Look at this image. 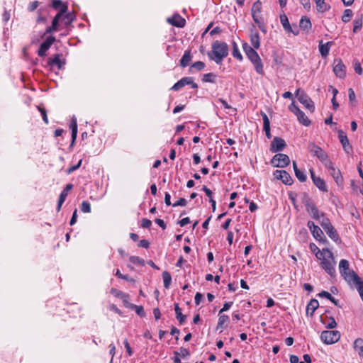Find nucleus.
I'll list each match as a JSON object with an SVG mask.
<instances>
[{"instance_id":"nucleus-1","label":"nucleus","mask_w":363,"mask_h":363,"mask_svg":"<svg viewBox=\"0 0 363 363\" xmlns=\"http://www.w3.org/2000/svg\"><path fill=\"white\" fill-rule=\"evenodd\" d=\"M211 52H208V57L216 64H220L228 55V46L226 43L216 40L211 45Z\"/></svg>"},{"instance_id":"nucleus-2","label":"nucleus","mask_w":363,"mask_h":363,"mask_svg":"<svg viewBox=\"0 0 363 363\" xmlns=\"http://www.w3.org/2000/svg\"><path fill=\"white\" fill-rule=\"evenodd\" d=\"M339 269L341 275L349 284H352L353 281L359 279V276L353 270L350 269V264L347 260H340Z\"/></svg>"},{"instance_id":"nucleus-3","label":"nucleus","mask_w":363,"mask_h":363,"mask_svg":"<svg viewBox=\"0 0 363 363\" xmlns=\"http://www.w3.org/2000/svg\"><path fill=\"white\" fill-rule=\"evenodd\" d=\"M320 262V265L322 268L331 277L335 276V269L334 267L335 260L333 255H332V257H328V254H325L320 258H318Z\"/></svg>"},{"instance_id":"nucleus-4","label":"nucleus","mask_w":363,"mask_h":363,"mask_svg":"<svg viewBox=\"0 0 363 363\" xmlns=\"http://www.w3.org/2000/svg\"><path fill=\"white\" fill-rule=\"evenodd\" d=\"M340 338V333L337 330H325L320 334L321 340L326 345L337 342Z\"/></svg>"},{"instance_id":"nucleus-5","label":"nucleus","mask_w":363,"mask_h":363,"mask_svg":"<svg viewBox=\"0 0 363 363\" xmlns=\"http://www.w3.org/2000/svg\"><path fill=\"white\" fill-rule=\"evenodd\" d=\"M308 150L313 156L317 157L320 162H325V164L330 162L327 153L315 143H311L308 145Z\"/></svg>"},{"instance_id":"nucleus-6","label":"nucleus","mask_w":363,"mask_h":363,"mask_svg":"<svg viewBox=\"0 0 363 363\" xmlns=\"http://www.w3.org/2000/svg\"><path fill=\"white\" fill-rule=\"evenodd\" d=\"M296 95L299 102L301 103L306 108H308L311 112L314 111L315 107L313 102L307 94L300 89H298L296 90Z\"/></svg>"},{"instance_id":"nucleus-7","label":"nucleus","mask_w":363,"mask_h":363,"mask_svg":"<svg viewBox=\"0 0 363 363\" xmlns=\"http://www.w3.org/2000/svg\"><path fill=\"white\" fill-rule=\"evenodd\" d=\"M274 167H285L290 163V159L288 155L282 153L275 155L271 161Z\"/></svg>"},{"instance_id":"nucleus-8","label":"nucleus","mask_w":363,"mask_h":363,"mask_svg":"<svg viewBox=\"0 0 363 363\" xmlns=\"http://www.w3.org/2000/svg\"><path fill=\"white\" fill-rule=\"evenodd\" d=\"M333 72L340 79H344L345 77L346 67L341 59L336 58L334 60Z\"/></svg>"},{"instance_id":"nucleus-9","label":"nucleus","mask_w":363,"mask_h":363,"mask_svg":"<svg viewBox=\"0 0 363 363\" xmlns=\"http://www.w3.org/2000/svg\"><path fill=\"white\" fill-rule=\"evenodd\" d=\"M185 85H191V88L197 89L198 84L194 82L193 78L190 77H186L182 78L177 83H175L173 86L171 88V90L178 91Z\"/></svg>"},{"instance_id":"nucleus-10","label":"nucleus","mask_w":363,"mask_h":363,"mask_svg":"<svg viewBox=\"0 0 363 363\" xmlns=\"http://www.w3.org/2000/svg\"><path fill=\"white\" fill-rule=\"evenodd\" d=\"M65 13V7H64V9L62 11H59L56 16L54 17L52 25L49 27H48L43 34V36L47 34H51L58 30V25H59V21L60 19L63 16V15Z\"/></svg>"},{"instance_id":"nucleus-11","label":"nucleus","mask_w":363,"mask_h":363,"mask_svg":"<svg viewBox=\"0 0 363 363\" xmlns=\"http://www.w3.org/2000/svg\"><path fill=\"white\" fill-rule=\"evenodd\" d=\"M337 133L340 142L342 144L344 150L346 153L350 154L352 152V147L349 142L346 133L342 130H339Z\"/></svg>"},{"instance_id":"nucleus-12","label":"nucleus","mask_w":363,"mask_h":363,"mask_svg":"<svg viewBox=\"0 0 363 363\" xmlns=\"http://www.w3.org/2000/svg\"><path fill=\"white\" fill-rule=\"evenodd\" d=\"M325 165L329 169L330 174L333 177L337 184L341 185L343 182V178L340 171L339 169H336L330 161L325 163Z\"/></svg>"},{"instance_id":"nucleus-13","label":"nucleus","mask_w":363,"mask_h":363,"mask_svg":"<svg viewBox=\"0 0 363 363\" xmlns=\"http://www.w3.org/2000/svg\"><path fill=\"white\" fill-rule=\"evenodd\" d=\"M274 176L277 179L281 180L286 185H291L293 183V179L285 170H276L274 172Z\"/></svg>"},{"instance_id":"nucleus-14","label":"nucleus","mask_w":363,"mask_h":363,"mask_svg":"<svg viewBox=\"0 0 363 363\" xmlns=\"http://www.w3.org/2000/svg\"><path fill=\"white\" fill-rule=\"evenodd\" d=\"M286 144L284 139L275 137L271 143L270 150L272 152H277L283 150Z\"/></svg>"},{"instance_id":"nucleus-15","label":"nucleus","mask_w":363,"mask_h":363,"mask_svg":"<svg viewBox=\"0 0 363 363\" xmlns=\"http://www.w3.org/2000/svg\"><path fill=\"white\" fill-rule=\"evenodd\" d=\"M167 21L176 27L183 28L186 24V20L182 18L179 14H174L172 17L168 18Z\"/></svg>"},{"instance_id":"nucleus-16","label":"nucleus","mask_w":363,"mask_h":363,"mask_svg":"<svg viewBox=\"0 0 363 363\" xmlns=\"http://www.w3.org/2000/svg\"><path fill=\"white\" fill-rule=\"evenodd\" d=\"M242 48L244 52L251 62L255 61L259 57L258 53L255 51V48L250 46L247 43L242 44Z\"/></svg>"},{"instance_id":"nucleus-17","label":"nucleus","mask_w":363,"mask_h":363,"mask_svg":"<svg viewBox=\"0 0 363 363\" xmlns=\"http://www.w3.org/2000/svg\"><path fill=\"white\" fill-rule=\"evenodd\" d=\"M72 188H73V185L72 184H67L66 185L65 188L61 192L60 197H59V201H58L57 207V211H60L62 205L64 203V201H65V199L68 195V192L70 190H72Z\"/></svg>"},{"instance_id":"nucleus-18","label":"nucleus","mask_w":363,"mask_h":363,"mask_svg":"<svg viewBox=\"0 0 363 363\" xmlns=\"http://www.w3.org/2000/svg\"><path fill=\"white\" fill-rule=\"evenodd\" d=\"M311 232L314 238L320 243L324 245H327L328 243V241L323 235V230L318 226L313 228Z\"/></svg>"},{"instance_id":"nucleus-19","label":"nucleus","mask_w":363,"mask_h":363,"mask_svg":"<svg viewBox=\"0 0 363 363\" xmlns=\"http://www.w3.org/2000/svg\"><path fill=\"white\" fill-rule=\"evenodd\" d=\"M306 210L313 219L319 220L321 218V213L313 203L308 202L306 203Z\"/></svg>"},{"instance_id":"nucleus-20","label":"nucleus","mask_w":363,"mask_h":363,"mask_svg":"<svg viewBox=\"0 0 363 363\" xmlns=\"http://www.w3.org/2000/svg\"><path fill=\"white\" fill-rule=\"evenodd\" d=\"M310 249L318 259L320 258V257H322L325 254H328V257H332V252L328 249L323 248L322 250H320L315 244H311Z\"/></svg>"},{"instance_id":"nucleus-21","label":"nucleus","mask_w":363,"mask_h":363,"mask_svg":"<svg viewBox=\"0 0 363 363\" xmlns=\"http://www.w3.org/2000/svg\"><path fill=\"white\" fill-rule=\"evenodd\" d=\"M48 64L52 67L56 66L59 69H61L65 64V61L60 59V55L57 54L54 56V57L48 59Z\"/></svg>"},{"instance_id":"nucleus-22","label":"nucleus","mask_w":363,"mask_h":363,"mask_svg":"<svg viewBox=\"0 0 363 363\" xmlns=\"http://www.w3.org/2000/svg\"><path fill=\"white\" fill-rule=\"evenodd\" d=\"M299 27L306 33H308L312 28L311 22L307 16H303L299 22Z\"/></svg>"},{"instance_id":"nucleus-23","label":"nucleus","mask_w":363,"mask_h":363,"mask_svg":"<svg viewBox=\"0 0 363 363\" xmlns=\"http://www.w3.org/2000/svg\"><path fill=\"white\" fill-rule=\"evenodd\" d=\"M262 116L263 119V130L265 132L266 136L267 138L270 139L272 138V135L270 133V122L268 118V116L265 113H262Z\"/></svg>"},{"instance_id":"nucleus-24","label":"nucleus","mask_w":363,"mask_h":363,"mask_svg":"<svg viewBox=\"0 0 363 363\" xmlns=\"http://www.w3.org/2000/svg\"><path fill=\"white\" fill-rule=\"evenodd\" d=\"M319 303L316 299H311L306 306L307 315L312 316L315 311L318 308Z\"/></svg>"},{"instance_id":"nucleus-25","label":"nucleus","mask_w":363,"mask_h":363,"mask_svg":"<svg viewBox=\"0 0 363 363\" xmlns=\"http://www.w3.org/2000/svg\"><path fill=\"white\" fill-rule=\"evenodd\" d=\"M332 43V42H328L324 44L322 40L319 42V51L322 57L328 56Z\"/></svg>"},{"instance_id":"nucleus-26","label":"nucleus","mask_w":363,"mask_h":363,"mask_svg":"<svg viewBox=\"0 0 363 363\" xmlns=\"http://www.w3.org/2000/svg\"><path fill=\"white\" fill-rule=\"evenodd\" d=\"M250 43L252 48L255 49H258L260 47V38L259 33L257 31L254 32L252 30L250 35Z\"/></svg>"},{"instance_id":"nucleus-27","label":"nucleus","mask_w":363,"mask_h":363,"mask_svg":"<svg viewBox=\"0 0 363 363\" xmlns=\"http://www.w3.org/2000/svg\"><path fill=\"white\" fill-rule=\"evenodd\" d=\"M192 60V56L191 54L190 50H186L184 52V55L182 56V59L180 60V65L182 67H186L189 65V62Z\"/></svg>"},{"instance_id":"nucleus-28","label":"nucleus","mask_w":363,"mask_h":363,"mask_svg":"<svg viewBox=\"0 0 363 363\" xmlns=\"http://www.w3.org/2000/svg\"><path fill=\"white\" fill-rule=\"evenodd\" d=\"M325 231L335 242H340V238L333 225L330 226V228L325 230Z\"/></svg>"},{"instance_id":"nucleus-29","label":"nucleus","mask_w":363,"mask_h":363,"mask_svg":"<svg viewBox=\"0 0 363 363\" xmlns=\"http://www.w3.org/2000/svg\"><path fill=\"white\" fill-rule=\"evenodd\" d=\"M354 349L358 352L360 357L363 358V339L357 338L354 342Z\"/></svg>"},{"instance_id":"nucleus-30","label":"nucleus","mask_w":363,"mask_h":363,"mask_svg":"<svg viewBox=\"0 0 363 363\" xmlns=\"http://www.w3.org/2000/svg\"><path fill=\"white\" fill-rule=\"evenodd\" d=\"M70 128L72 130V143H74L77 138V119L75 117H73L72 118V121L70 123Z\"/></svg>"},{"instance_id":"nucleus-31","label":"nucleus","mask_w":363,"mask_h":363,"mask_svg":"<svg viewBox=\"0 0 363 363\" xmlns=\"http://www.w3.org/2000/svg\"><path fill=\"white\" fill-rule=\"evenodd\" d=\"M174 311L177 319L179 320L180 325H182L186 320V315L182 314V309L179 308L178 303L174 304Z\"/></svg>"},{"instance_id":"nucleus-32","label":"nucleus","mask_w":363,"mask_h":363,"mask_svg":"<svg viewBox=\"0 0 363 363\" xmlns=\"http://www.w3.org/2000/svg\"><path fill=\"white\" fill-rule=\"evenodd\" d=\"M297 118L298 121L308 126L311 123V121L308 119V118L306 116V114L301 111L300 112L298 111V113L296 114Z\"/></svg>"},{"instance_id":"nucleus-33","label":"nucleus","mask_w":363,"mask_h":363,"mask_svg":"<svg viewBox=\"0 0 363 363\" xmlns=\"http://www.w3.org/2000/svg\"><path fill=\"white\" fill-rule=\"evenodd\" d=\"M251 62L254 65L255 69L258 74H264L263 64L260 57L257 58L255 61H252Z\"/></svg>"},{"instance_id":"nucleus-34","label":"nucleus","mask_w":363,"mask_h":363,"mask_svg":"<svg viewBox=\"0 0 363 363\" xmlns=\"http://www.w3.org/2000/svg\"><path fill=\"white\" fill-rule=\"evenodd\" d=\"M316 9L319 12H325L329 9V6H328L325 0H315Z\"/></svg>"},{"instance_id":"nucleus-35","label":"nucleus","mask_w":363,"mask_h":363,"mask_svg":"<svg viewBox=\"0 0 363 363\" xmlns=\"http://www.w3.org/2000/svg\"><path fill=\"white\" fill-rule=\"evenodd\" d=\"M52 7L56 10H60L59 11H62L65 7V13L67 12V5L64 4L61 0H54L52 1Z\"/></svg>"},{"instance_id":"nucleus-36","label":"nucleus","mask_w":363,"mask_h":363,"mask_svg":"<svg viewBox=\"0 0 363 363\" xmlns=\"http://www.w3.org/2000/svg\"><path fill=\"white\" fill-rule=\"evenodd\" d=\"M313 183L320 190L323 191H328L324 180L322 179L320 177H317L316 179H314Z\"/></svg>"},{"instance_id":"nucleus-37","label":"nucleus","mask_w":363,"mask_h":363,"mask_svg":"<svg viewBox=\"0 0 363 363\" xmlns=\"http://www.w3.org/2000/svg\"><path fill=\"white\" fill-rule=\"evenodd\" d=\"M232 45H233V51H232V55L238 59V60L241 61L242 60V56L238 49V46L237 45V43L233 41L232 43Z\"/></svg>"},{"instance_id":"nucleus-38","label":"nucleus","mask_w":363,"mask_h":363,"mask_svg":"<svg viewBox=\"0 0 363 363\" xmlns=\"http://www.w3.org/2000/svg\"><path fill=\"white\" fill-rule=\"evenodd\" d=\"M162 279H163V282H164V286L166 288V289H168L171 284V281H172V276L171 274L167 272V271H164L162 272Z\"/></svg>"},{"instance_id":"nucleus-39","label":"nucleus","mask_w":363,"mask_h":363,"mask_svg":"<svg viewBox=\"0 0 363 363\" xmlns=\"http://www.w3.org/2000/svg\"><path fill=\"white\" fill-rule=\"evenodd\" d=\"M280 21L286 31L291 30V26H290L288 18L285 14L280 15Z\"/></svg>"},{"instance_id":"nucleus-40","label":"nucleus","mask_w":363,"mask_h":363,"mask_svg":"<svg viewBox=\"0 0 363 363\" xmlns=\"http://www.w3.org/2000/svg\"><path fill=\"white\" fill-rule=\"evenodd\" d=\"M55 41V38L50 35L46 38V40L40 45V46L43 50H48Z\"/></svg>"},{"instance_id":"nucleus-41","label":"nucleus","mask_w":363,"mask_h":363,"mask_svg":"<svg viewBox=\"0 0 363 363\" xmlns=\"http://www.w3.org/2000/svg\"><path fill=\"white\" fill-rule=\"evenodd\" d=\"M362 27V16L357 17L354 21L353 33H357Z\"/></svg>"},{"instance_id":"nucleus-42","label":"nucleus","mask_w":363,"mask_h":363,"mask_svg":"<svg viewBox=\"0 0 363 363\" xmlns=\"http://www.w3.org/2000/svg\"><path fill=\"white\" fill-rule=\"evenodd\" d=\"M320 224L324 230L330 228V227L332 226L330 220L325 217L323 213H321V220L320 221Z\"/></svg>"},{"instance_id":"nucleus-43","label":"nucleus","mask_w":363,"mask_h":363,"mask_svg":"<svg viewBox=\"0 0 363 363\" xmlns=\"http://www.w3.org/2000/svg\"><path fill=\"white\" fill-rule=\"evenodd\" d=\"M229 320V317L226 315H220L219 314L218 322L217 325V330L219 328H223V326L225 323H228Z\"/></svg>"},{"instance_id":"nucleus-44","label":"nucleus","mask_w":363,"mask_h":363,"mask_svg":"<svg viewBox=\"0 0 363 363\" xmlns=\"http://www.w3.org/2000/svg\"><path fill=\"white\" fill-rule=\"evenodd\" d=\"M63 16V21L65 25H69L75 19V16L72 13H65Z\"/></svg>"},{"instance_id":"nucleus-45","label":"nucleus","mask_w":363,"mask_h":363,"mask_svg":"<svg viewBox=\"0 0 363 363\" xmlns=\"http://www.w3.org/2000/svg\"><path fill=\"white\" fill-rule=\"evenodd\" d=\"M216 78V75L214 74L213 73H207L203 76L202 80L204 82L215 83Z\"/></svg>"},{"instance_id":"nucleus-46","label":"nucleus","mask_w":363,"mask_h":363,"mask_svg":"<svg viewBox=\"0 0 363 363\" xmlns=\"http://www.w3.org/2000/svg\"><path fill=\"white\" fill-rule=\"evenodd\" d=\"M352 284L356 286L360 296H362L363 295V281L361 278L359 277V279L353 281Z\"/></svg>"},{"instance_id":"nucleus-47","label":"nucleus","mask_w":363,"mask_h":363,"mask_svg":"<svg viewBox=\"0 0 363 363\" xmlns=\"http://www.w3.org/2000/svg\"><path fill=\"white\" fill-rule=\"evenodd\" d=\"M111 293L113 295H114L116 297L122 298L123 300H125L126 298L128 297V296L127 294H124L123 291H119V290H118L116 289H114V288H112L111 289Z\"/></svg>"},{"instance_id":"nucleus-48","label":"nucleus","mask_w":363,"mask_h":363,"mask_svg":"<svg viewBox=\"0 0 363 363\" xmlns=\"http://www.w3.org/2000/svg\"><path fill=\"white\" fill-rule=\"evenodd\" d=\"M352 11L351 9H345L344 11V14L342 16V21L344 23H347L350 21L351 17L352 16Z\"/></svg>"},{"instance_id":"nucleus-49","label":"nucleus","mask_w":363,"mask_h":363,"mask_svg":"<svg viewBox=\"0 0 363 363\" xmlns=\"http://www.w3.org/2000/svg\"><path fill=\"white\" fill-rule=\"evenodd\" d=\"M129 259H130V262L134 264L140 265V266H143L145 264L144 259H143L137 256H130Z\"/></svg>"},{"instance_id":"nucleus-50","label":"nucleus","mask_w":363,"mask_h":363,"mask_svg":"<svg viewBox=\"0 0 363 363\" xmlns=\"http://www.w3.org/2000/svg\"><path fill=\"white\" fill-rule=\"evenodd\" d=\"M262 9V4L259 1L254 3L252 7V13H260Z\"/></svg>"},{"instance_id":"nucleus-51","label":"nucleus","mask_w":363,"mask_h":363,"mask_svg":"<svg viewBox=\"0 0 363 363\" xmlns=\"http://www.w3.org/2000/svg\"><path fill=\"white\" fill-rule=\"evenodd\" d=\"M131 308L135 309L136 313L140 317H144L145 315V313L142 306L132 305Z\"/></svg>"},{"instance_id":"nucleus-52","label":"nucleus","mask_w":363,"mask_h":363,"mask_svg":"<svg viewBox=\"0 0 363 363\" xmlns=\"http://www.w3.org/2000/svg\"><path fill=\"white\" fill-rule=\"evenodd\" d=\"M205 67V63L201 61H197L192 64L190 69H195L197 71L202 70Z\"/></svg>"},{"instance_id":"nucleus-53","label":"nucleus","mask_w":363,"mask_h":363,"mask_svg":"<svg viewBox=\"0 0 363 363\" xmlns=\"http://www.w3.org/2000/svg\"><path fill=\"white\" fill-rule=\"evenodd\" d=\"M174 354L177 355V356H181L182 357H185L186 356H189V352L187 349L186 348H184V347H180L179 348V351H175L174 352Z\"/></svg>"},{"instance_id":"nucleus-54","label":"nucleus","mask_w":363,"mask_h":363,"mask_svg":"<svg viewBox=\"0 0 363 363\" xmlns=\"http://www.w3.org/2000/svg\"><path fill=\"white\" fill-rule=\"evenodd\" d=\"M81 210L83 213H90L91 212L90 203L86 201H84L82 203Z\"/></svg>"},{"instance_id":"nucleus-55","label":"nucleus","mask_w":363,"mask_h":363,"mask_svg":"<svg viewBox=\"0 0 363 363\" xmlns=\"http://www.w3.org/2000/svg\"><path fill=\"white\" fill-rule=\"evenodd\" d=\"M296 174V177H297V179L301 182H304L306 179H307V177L306 175L305 174V173L300 170V171H296V172L295 173Z\"/></svg>"},{"instance_id":"nucleus-56","label":"nucleus","mask_w":363,"mask_h":363,"mask_svg":"<svg viewBox=\"0 0 363 363\" xmlns=\"http://www.w3.org/2000/svg\"><path fill=\"white\" fill-rule=\"evenodd\" d=\"M152 225L150 220L147 218H143L141 220V226L145 228H150Z\"/></svg>"},{"instance_id":"nucleus-57","label":"nucleus","mask_w":363,"mask_h":363,"mask_svg":"<svg viewBox=\"0 0 363 363\" xmlns=\"http://www.w3.org/2000/svg\"><path fill=\"white\" fill-rule=\"evenodd\" d=\"M354 71L356 73H357L358 74H362V69L359 62L355 61L354 62Z\"/></svg>"},{"instance_id":"nucleus-58","label":"nucleus","mask_w":363,"mask_h":363,"mask_svg":"<svg viewBox=\"0 0 363 363\" xmlns=\"http://www.w3.org/2000/svg\"><path fill=\"white\" fill-rule=\"evenodd\" d=\"M337 325V323L335 319L332 317L329 318V322L327 323L326 328L329 329L335 328Z\"/></svg>"},{"instance_id":"nucleus-59","label":"nucleus","mask_w":363,"mask_h":363,"mask_svg":"<svg viewBox=\"0 0 363 363\" xmlns=\"http://www.w3.org/2000/svg\"><path fill=\"white\" fill-rule=\"evenodd\" d=\"M186 203H187V201L184 198H181L176 203H173L172 206L174 207L179 206H185L186 205Z\"/></svg>"},{"instance_id":"nucleus-60","label":"nucleus","mask_w":363,"mask_h":363,"mask_svg":"<svg viewBox=\"0 0 363 363\" xmlns=\"http://www.w3.org/2000/svg\"><path fill=\"white\" fill-rule=\"evenodd\" d=\"M38 110L40 111V113L42 115L43 121L46 124H48V116H47V113H46L45 109L43 108H40V107H38Z\"/></svg>"},{"instance_id":"nucleus-61","label":"nucleus","mask_w":363,"mask_h":363,"mask_svg":"<svg viewBox=\"0 0 363 363\" xmlns=\"http://www.w3.org/2000/svg\"><path fill=\"white\" fill-rule=\"evenodd\" d=\"M348 96H349V100L350 102L355 101V99H356L355 93L352 88H350L348 89Z\"/></svg>"},{"instance_id":"nucleus-62","label":"nucleus","mask_w":363,"mask_h":363,"mask_svg":"<svg viewBox=\"0 0 363 363\" xmlns=\"http://www.w3.org/2000/svg\"><path fill=\"white\" fill-rule=\"evenodd\" d=\"M232 305H233V302H225L223 305V307L219 311V314H220L221 313H223L224 311H228L231 307Z\"/></svg>"},{"instance_id":"nucleus-63","label":"nucleus","mask_w":363,"mask_h":363,"mask_svg":"<svg viewBox=\"0 0 363 363\" xmlns=\"http://www.w3.org/2000/svg\"><path fill=\"white\" fill-rule=\"evenodd\" d=\"M318 296L319 297H324L330 300L332 298L331 294L325 291H322L320 293L318 294Z\"/></svg>"},{"instance_id":"nucleus-64","label":"nucleus","mask_w":363,"mask_h":363,"mask_svg":"<svg viewBox=\"0 0 363 363\" xmlns=\"http://www.w3.org/2000/svg\"><path fill=\"white\" fill-rule=\"evenodd\" d=\"M124 346H125L126 351H127L128 354H129V356H131L133 354V350L130 346V344L128 343V340H126V339L124 341Z\"/></svg>"}]
</instances>
